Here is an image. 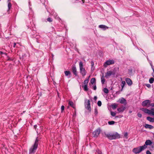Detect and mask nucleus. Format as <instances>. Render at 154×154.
<instances>
[{"label":"nucleus","mask_w":154,"mask_h":154,"mask_svg":"<svg viewBox=\"0 0 154 154\" xmlns=\"http://www.w3.org/2000/svg\"><path fill=\"white\" fill-rule=\"evenodd\" d=\"M38 140L37 138L34 145L29 149V154H32L35 152L38 146Z\"/></svg>","instance_id":"nucleus-1"},{"label":"nucleus","mask_w":154,"mask_h":154,"mask_svg":"<svg viewBox=\"0 0 154 154\" xmlns=\"http://www.w3.org/2000/svg\"><path fill=\"white\" fill-rule=\"evenodd\" d=\"M146 149V146H140L134 148L133 150V152L135 154H137L140 152Z\"/></svg>","instance_id":"nucleus-2"},{"label":"nucleus","mask_w":154,"mask_h":154,"mask_svg":"<svg viewBox=\"0 0 154 154\" xmlns=\"http://www.w3.org/2000/svg\"><path fill=\"white\" fill-rule=\"evenodd\" d=\"M79 66L80 72L83 76L85 75L86 72L85 69L83 67V64L82 62L80 61L79 63Z\"/></svg>","instance_id":"nucleus-3"},{"label":"nucleus","mask_w":154,"mask_h":154,"mask_svg":"<svg viewBox=\"0 0 154 154\" xmlns=\"http://www.w3.org/2000/svg\"><path fill=\"white\" fill-rule=\"evenodd\" d=\"M114 63V61L113 60H109L106 61L103 64L104 67H106L107 66L113 64Z\"/></svg>","instance_id":"nucleus-4"},{"label":"nucleus","mask_w":154,"mask_h":154,"mask_svg":"<svg viewBox=\"0 0 154 154\" xmlns=\"http://www.w3.org/2000/svg\"><path fill=\"white\" fill-rule=\"evenodd\" d=\"M151 101L149 100H145L142 103V105L143 106L149 107Z\"/></svg>","instance_id":"nucleus-5"},{"label":"nucleus","mask_w":154,"mask_h":154,"mask_svg":"<svg viewBox=\"0 0 154 154\" xmlns=\"http://www.w3.org/2000/svg\"><path fill=\"white\" fill-rule=\"evenodd\" d=\"M101 130L99 128L94 131L93 133V137H97L99 135L100 133Z\"/></svg>","instance_id":"nucleus-6"},{"label":"nucleus","mask_w":154,"mask_h":154,"mask_svg":"<svg viewBox=\"0 0 154 154\" xmlns=\"http://www.w3.org/2000/svg\"><path fill=\"white\" fill-rule=\"evenodd\" d=\"M85 108L88 110L89 111H91V109L90 106V101L89 100L85 101Z\"/></svg>","instance_id":"nucleus-7"},{"label":"nucleus","mask_w":154,"mask_h":154,"mask_svg":"<svg viewBox=\"0 0 154 154\" xmlns=\"http://www.w3.org/2000/svg\"><path fill=\"white\" fill-rule=\"evenodd\" d=\"M117 102H119L120 103L126 105L127 104V102L126 100L123 97H122L119 99V101Z\"/></svg>","instance_id":"nucleus-8"},{"label":"nucleus","mask_w":154,"mask_h":154,"mask_svg":"<svg viewBox=\"0 0 154 154\" xmlns=\"http://www.w3.org/2000/svg\"><path fill=\"white\" fill-rule=\"evenodd\" d=\"M111 139H114L119 137V135L117 133L111 134Z\"/></svg>","instance_id":"nucleus-9"},{"label":"nucleus","mask_w":154,"mask_h":154,"mask_svg":"<svg viewBox=\"0 0 154 154\" xmlns=\"http://www.w3.org/2000/svg\"><path fill=\"white\" fill-rule=\"evenodd\" d=\"M152 144V141L149 140H146L145 142V144L143 146H146V148L147 147V146L148 145H151Z\"/></svg>","instance_id":"nucleus-10"},{"label":"nucleus","mask_w":154,"mask_h":154,"mask_svg":"<svg viewBox=\"0 0 154 154\" xmlns=\"http://www.w3.org/2000/svg\"><path fill=\"white\" fill-rule=\"evenodd\" d=\"M125 81L128 85H131L132 84V82L131 80L129 78L125 79Z\"/></svg>","instance_id":"nucleus-11"},{"label":"nucleus","mask_w":154,"mask_h":154,"mask_svg":"<svg viewBox=\"0 0 154 154\" xmlns=\"http://www.w3.org/2000/svg\"><path fill=\"white\" fill-rule=\"evenodd\" d=\"M125 107L124 106H121L117 109V110L119 112H122L125 109Z\"/></svg>","instance_id":"nucleus-12"},{"label":"nucleus","mask_w":154,"mask_h":154,"mask_svg":"<svg viewBox=\"0 0 154 154\" xmlns=\"http://www.w3.org/2000/svg\"><path fill=\"white\" fill-rule=\"evenodd\" d=\"M112 74V71H109L107 72L106 74L105 77L107 78L108 77L110 76Z\"/></svg>","instance_id":"nucleus-13"},{"label":"nucleus","mask_w":154,"mask_h":154,"mask_svg":"<svg viewBox=\"0 0 154 154\" xmlns=\"http://www.w3.org/2000/svg\"><path fill=\"white\" fill-rule=\"evenodd\" d=\"M69 105L74 109L75 108V105L74 103L71 101L69 100Z\"/></svg>","instance_id":"nucleus-14"},{"label":"nucleus","mask_w":154,"mask_h":154,"mask_svg":"<svg viewBox=\"0 0 154 154\" xmlns=\"http://www.w3.org/2000/svg\"><path fill=\"white\" fill-rule=\"evenodd\" d=\"M99 27L103 29V30H105L106 29H108V27L107 26L103 25H100L99 26Z\"/></svg>","instance_id":"nucleus-15"},{"label":"nucleus","mask_w":154,"mask_h":154,"mask_svg":"<svg viewBox=\"0 0 154 154\" xmlns=\"http://www.w3.org/2000/svg\"><path fill=\"white\" fill-rule=\"evenodd\" d=\"M140 110L143 111L145 113H147L149 114V110L146 108H141Z\"/></svg>","instance_id":"nucleus-16"},{"label":"nucleus","mask_w":154,"mask_h":154,"mask_svg":"<svg viewBox=\"0 0 154 154\" xmlns=\"http://www.w3.org/2000/svg\"><path fill=\"white\" fill-rule=\"evenodd\" d=\"M144 127L146 128L152 129L153 128V127L151 125L147 124H145Z\"/></svg>","instance_id":"nucleus-17"},{"label":"nucleus","mask_w":154,"mask_h":154,"mask_svg":"<svg viewBox=\"0 0 154 154\" xmlns=\"http://www.w3.org/2000/svg\"><path fill=\"white\" fill-rule=\"evenodd\" d=\"M149 115H150L152 116H154V109L152 108L149 110Z\"/></svg>","instance_id":"nucleus-18"},{"label":"nucleus","mask_w":154,"mask_h":154,"mask_svg":"<svg viewBox=\"0 0 154 154\" xmlns=\"http://www.w3.org/2000/svg\"><path fill=\"white\" fill-rule=\"evenodd\" d=\"M147 119L151 122H154V118H152L150 117H147Z\"/></svg>","instance_id":"nucleus-19"},{"label":"nucleus","mask_w":154,"mask_h":154,"mask_svg":"<svg viewBox=\"0 0 154 154\" xmlns=\"http://www.w3.org/2000/svg\"><path fill=\"white\" fill-rule=\"evenodd\" d=\"M72 71L73 73H74V74L76 76L77 75V72H76V68L75 67H73L72 68Z\"/></svg>","instance_id":"nucleus-20"},{"label":"nucleus","mask_w":154,"mask_h":154,"mask_svg":"<svg viewBox=\"0 0 154 154\" xmlns=\"http://www.w3.org/2000/svg\"><path fill=\"white\" fill-rule=\"evenodd\" d=\"M105 134L106 136L109 139H111V134H106V133H105Z\"/></svg>","instance_id":"nucleus-21"},{"label":"nucleus","mask_w":154,"mask_h":154,"mask_svg":"<svg viewBox=\"0 0 154 154\" xmlns=\"http://www.w3.org/2000/svg\"><path fill=\"white\" fill-rule=\"evenodd\" d=\"M105 81V80L104 79V76L103 75L101 78V81L102 84H104Z\"/></svg>","instance_id":"nucleus-22"},{"label":"nucleus","mask_w":154,"mask_h":154,"mask_svg":"<svg viewBox=\"0 0 154 154\" xmlns=\"http://www.w3.org/2000/svg\"><path fill=\"white\" fill-rule=\"evenodd\" d=\"M125 81H122V85H121V86H122V89L121 90V91H122L123 90V88L124 87L125 85Z\"/></svg>","instance_id":"nucleus-23"},{"label":"nucleus","mask_w":154,"mask_h":154,"mask_svg":"<svg viewBox=\"0 0 154 154\" xmlns=\"http://www.w3.org/2000/svg\"><path fill=\"white\" fill-rule=\"evenodd\" d=\"M10 1H11V0H8V9L9 10L10 9V8L11 7V3L10 2Z\"/></svg>","instance_id":"nucleus-24"},{"label":"nucleus","mask_w":154,"mask_h":154,"mask_svg":"<svg viewBox=\"0 0 154 154\" xmlns=\"http://www.w3.org/2000/svg\"><path fill=\"white\" fill-rule=\"evenodd\" d=\"M117 106V105L116 104L114 103L112 105L111 107L113 109H115L116 108Z\"/></svg>","instance_id":"nucleus-25"},{"label":"nucleus","mask_w":154,"mask_h":154,"mask_svg":"<svg viewBox=\"0 0 154 154\" xmlns=\"http://www.w3.org/2000/svg\"><path fill=\"white\" fill-rule=\"evenodd\" d=\"M83 87V88L84 91H87L88 90V88L87 85H84Z\"/></svg>","instance_id":"nucleus-26"},{"label":"nucleus","mask_w":154,"mask_h":154,"mask_svg":"<svg viewBox=\"0 0 154 154\" xmlns=\"http://www.w3.org/2000/svg\"><path fill=\"white\" fill-rule=\"evenodd\" d=\"M103 91L106 94H108L109 93L108 89L106 88H104L103 89Z\"/></svg>","instance_id":"nucleus-27"},{"label":"nucleus","mask_w":154,"mask_h":154,"mask_svg":"<svg viewBox=\"0 0 154 154\" xmlns=\"http://www.w3.org/2000/svg\"><path fill=\"white\" fill-rule=\"evenodd\" d=\"M95 82V79L94 78H92L91 80V82L92 84H93Z\"/></svg>","instance_id":"nucleus-28"},{"label":"nucleus","mask_w":154,"mask_h":154,"mask_svg":"<svg viewBox=\"0 0 154 154\" xmlns=\"http://www.w3.org/2000/svg\"><path fill=\"white\" fill-rule=\"evenodd\" d=\"M115 122L114 121H109L108 122V123L109 125H112L114 124Z\"/></svg>","instance_id":"nucleus-29"},{"label":"nucleus","mask_w":154,"mask_h":154,"mask_svg":"<svg viewBox=\"0 0 154 154\" xmlns=\"http://www.w3.org/2000/svg\"><path fill=\"white\" fill-rule=\"evenodd\" d=\"M154 81V79L153 78H152L149 79V82L150 83H152Z\"/></svg>","instance_id":"nucleus-30"},{"label":"nucleus","mask_w":154,"mask_h":154,"mask_svg":"<svg viewBox=\"0 0 154 154\" xmlns=\"http://www.w3.org/2000/svg\"><path fill=\"white\" fill-rule=\"evenodd\" d=\"M111 114L113 116H115L116 115V113L113 112H111Z\"/></svg>","instance_id":"nucleus-31"},{"label":"nucleus","mask_w":154,"mask_h":154,"mask_svg":"<svg viewBox=\"0 0 154 154\" xmlns=\"http://www.w3.org/2000/svg\"><path fill=\"white\" fill-rule=\"evenodd\" d=\"M97 104L98 106H101L102 105V103L101 101H98L97 102Z\"/></svg>","instance_id":"nucleus-32"},{"label":"nucleus","mask_w":154,"mask_h":154,"mask_svg":"<svg viewBox=\"0 0 154 154\" xmlns=\"http://www.w3.org/2000/svg\"><path fill=\"white\" fill-rule=\"evenodd\" d=\"M88 81H89V80L88 79L85 80L84 81V84L85 85H87V84H88Z\"/></svg>","instance_id":"nucleus-33"},{"label":"nucleus","mask_w":154,"mask_h":154,"mask_svg":"<svg viewBox=\"0 0 154 154\" xmlns=\"http://www.w3.org/2000/svg\"><path fill=\"white\" fill-rule=\"evenodd\" d=\"M128 134L127 132H125L124 134V137L126 139L128 138Z\"/></svg>","instance_id":"nucleus-34"},{"label":"nucleus","mask_w":154,"mask_h":154,"mask_svg":"<svg viewBox=\"0 0 154 154\" xmlns=\"http://www.w3.org/2000/svg\"><path fill=\"white\" fill-rule=\"evenodd\" d=\"M47 20L49 22H51L52 21V19L50 17H48L47 18Z\"/></svg>","instance_id":"nucleus-35"},{"label":"nucleus","mask_w":154,"mask_h":154,"mask_svg":"<svg viewBox=\"0 0 154 154\" xmlns=\"http://www.w3.org/2000/svg\"><path fill=\"white\" fill-rule=\"evenodd\" d=\"M94 113H95V114L96 115H97V114H98L97 110V109H95V111H94Z\"/></svg>","instance_id":"nucleus-36"},{"label":"nucleus","mask_w":154,"mask_h":154,"mask_svg":"<svg viewBox=\"0 0 154 154\" xmlns=\"http://www.w3.org/2000/svg\"><path fill=\"white\" fill-rule=\"evenodd\" d=\"M61 112H62L64 110V106H62L61 107Z\"/></svg>","instance_id":"nucleus-37"},{"label":"nucleus","mask_w":154,"mask_h":154,"mask_svg":"<svg viewBox=\"0 0 154 154\" xmlns=\"http://www.w3.org/2000/svg\"><path fill=\"white\" fill-rule=\"evenodd\" d=\"M57 97H58L57 100H60V96H59V94L58 92H57Z\"/></svg>","instance_id":"nucleus-38"},{"label":"nucleus","mask_w":154,"mask_h":154,"mask_svg":"<svg viewBox=\"0 0 154 154\" xmlns=\"http://www.w3.org/2000/svg\"><path fill=\"white\" fill-rule=\"evenodd\" d=\"M146 154H152L149 150H147L146 152Z\"/></svg>","instance_id":"nucleus-39"},{"label":"nucleus","mask_w":154,"mask_h":154,"mask_svg":"<svg viewBox=\"0 0 154 154\" xmlns=\"http://www.w3.org/2000/svg\"><path fill=\"white\" fill-rule=\"evenodd\" d=\"M97 152L98 154H101L102 153L99 150H98L97 151Z\"/></svg>","instance_id":"nucleus-40"},{"label":"nucleus","mask_w":154,"mask_h":154,"mask_svg":"<svg viewBox=\"0 0 154 154\" xmlns=\"http://www.w3.org/2000/svg\"><path fill=\"white\" fill-rule=\"evenodd\" d=\"M150 65H151V68H152L153 71H154V67L153 66L152 63H150Z\"/></svg>","instance_id":"nucleus-41"},{"label":"nucleus","mask_w":154,"mask_h":154,"mask_svg":"<svg viewBox=\"0 0 154 154\" xmlns=\"http://www.w3.org/2000/svg\"><path fill=\"white\" fill-rule=\"evenodd\" d=\"M137 116L140 118H141L142 116V115L140 113H138L137 114Z\"/></svg>","instance_id":"nucleus-42"},{"label":"nucleus","mask_w":154,"mask_h":154,"mask_svg":"<svg viewBox=\"0 0 154 154\" xmlns=\"http://www.w3.org/2000/svg\"><path fill=\"white\" fill-rule=\"evenodd\" d=\"M70 72L68 71V77H70Z\"/></svg>","instance_id":"nucleus-43"},{"label":"nucleus","mask_w":154,"mask_h":154,"mask_svg":"<svg viewBox=\"0 0 154 154\" xmlns=\"http://www.w3.org/2000/svg\"><path fill=\"white\" fill-rule=\"evenodd\" d=\"M154 106V103H150V104H149V106Z\"/></svg>","instance_id":"nucleus-44"},{"label":"nucleus","mask_w":154,"mask_h":154,"mask_svg":"<svg viewBox=\"0 0 154 154\" xmlns=\"http://www.w3.org/2000/svg\"><path fill=\"white\" fill-rule=\"evenodd\" d=\"M132 69H129V73H131L132 72Z\"/></svg>","instance_id":"nucleus-45"},{"label":"nucleus","mask_w":154,"mask_h":154,"mask_svg":"<svg viewBox=\"0 0 154 154\" xmlns=\"http://www.w3.org/2000/svg\"><path fill=\"white\" fill-rule=\"evenodd\" d=\"M7 60H12V59L9 57H8V58H7Z\"/></svg>","instance_id":"nucleus-46"},{"label":"nucleus","mask_w":154,"mask_h":154,"mask_svg":"<svg viewBox=\"0 0 154 154\" xmlns=\"http://www.w3.org/2000/svg\"><path fill=\"white\" fill-rule=\"evenodd\" d=\"M146 85V86H147L148 88L150 87V85L149 84H147Z\"/></svg>","instance_id":"nucleus-47"},{"label":"nucleus","mask_w":154,"mask_h":154,"mask_svg":"<svg viewBox=\"0 0 154 154\" xmlns=\"http://www.w3.org/2000/svg\"><path fill=\"white\" fill-rule=\"evenodd\" d=\"M97 87L96 85H95L93 87L94 90H95L96 89Z\"/></svg>","instance_id":"nucleus-48"},{"label":"nucleus","mask_w":154,"mask_h":154,"mask_svg":"<svg viewBox=\"0 0 154 154\" xmlns=\"http://www.w3.org/2000/svg\"><path fill=\"white\" fill-rule=\"evenodd\" d=\"M91 66H92L93 67L94 65V63L93 62V61H91Z\"/></svg>","instance_id":"nucleus-49"},{"label":"nucleus","mask_w":154,"mask_h":154,"mask_svg":"<svg viewBox=\"0 0 154 154\" xmlns=\"http://www.w3.org/2000/svg\"><path fill=\"white\" fill-rule=\"evenodd\" d=\"M65 75L67 76V71H66L65 72Z\"/></svg>","instance_id":"nucleus-50"},{"label":"nucleus","mask_w":154,"mask_h":154,"mask_svg":"<svg viewBox=\"0 0 154 154\" xmlns=\"http://www.w3.org/2000/svg\"><path fill=\"white\" fill-rule=\"evenodd\" d=\"M97 99V97L96 96H95L94 97V99L95 100H96Z\"/></svg>","instance_id":"nucleus-51"},{"label":"nucleus","mask_w":154,"mask_h":154,"mask_svg":"<svg viewBox=\"0 0 154 154\" xmlns=\"http://www.w3.org/2000/svg\"><path fill=\"white\" fill-rule=\"evenodd\" d=\"M16 45V43H14V48L15 47Z\"/></svg>","instance_id":"nucleus-52"},{"label":"nucleus","mask_w":154,"mask_h":154,"mask_svg":"<svg viewBox=\"0 0 154 154\" xmlns=\"http://www.w3.org/2000/svg\"><path fill=\"white\" fill-rule=\"evenodd\" d=\"M37 125H35L34 126V128H36V127H37Z\"/></svg>","instance_id":"nucleus-53"},{"label":"nucleus","mask_w":154,"mask_h":154,"mask_svg":"<svg viewBox=\"0 0 154 154\" xmlns=\"http://www.w3.org/2000/svg\"><path fill=\"white\" fill-rule=\"evenodd\" d=\"M131 112H132V111H129V113H131Z\"/></svg>","instance_id":"nucleus-54"},{"label":"nucleus","mask_w":154,"mask_h":154,"mask_svg":"<svg viewBox=\"0 0 154 154\" xmlns=\"http://www.w3.org/2000/svg\"><path fill=\"white\" fill-rule=\"evenodd\" d=\"M82 1L83 2V3H84V0H82Z\"/></svg>","instance_id":"nucleus-55"},{"label":"nucleus","mask_w":154,"mask_h":154,"mask_svg":"<svg viewBox=\"0 0 154 154\" xmlns=\"http://www.w3.org/2000/svg\"><path fill=\"white\" fill-rule=\"evenodd\" d=\"M1 54H3V53L2 52H1Z\"/></svg>","instance_id":"nucleus-56"},{"label":"nucleus","mask_w":154,"mask_h":154,"mask_svg":"<svg viewBox=\"0 0 154 154\" xmlns=\"http://www.w3.org/2000/svg\"><path fill=\"white\" fill-rule=\"evenodd\" d=\"M121 80H122V78H121Z\"/></svg>","instance_id":"nucleus-57"}]
</instances>
